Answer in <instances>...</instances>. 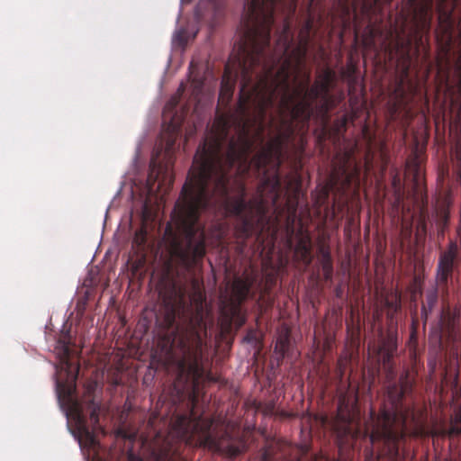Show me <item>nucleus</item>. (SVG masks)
Masks as SVG:
<instances>
[{
  "label": "nucleus",
  "instance_id": "obj_1",
  "mask_svg": "<svg viewBox=\"0 0 461 461\" xmlns=\"http://www.w3.org/2000/svg\"><path fill=\"white\" fill-rule=\"evenodd\" d=\"M252 5V16L240 24L239 41L225 65L219 94V103L228 107L236 81L240 77L239 100L234 112L217 113L205 138L199 145L184 186L191 188L187 205L204 204L208 185L226 194V171L235 164H247L255 144L265 142L267 112L273 107L271 63L262 52L268 42V18L258 23Z\"/></svg>",
  "mask_w": 461,
  "mask_h": 461
},
{
  "label": "nucleus",
  "instance_id": "obj_2",
  "mask_svg": "<svg viewBox=\"0 0 461 461\" xmlns=\"http://www.w3.org/2000/svg\"><path fill=\"white\" fill-rule=\"evenodd\" d=\"M280 153H275L273 158L264 167H258L254 163V156L249 159L247 164H240V167L249 170L254 168L258 175L263 176V181L258 188L259 194L252 199L247 200L245 185L239 184L238 194L235 197H229L230 171H226V194L221 195L214 190L212 184L208 185L204 204H197L193 211L189 210L187 201L191 196V188L183 186L180 197L176 203L173 212V221L177 231L184 237L185 246L177 248V256L183 265L190 267L202 259L206 252L204 228L199 223L201 212L211 206L212 201L214 203H225L226 211L235 218L234 235L237 239V250L243 253L247 248L248 240L252 235H257L259 241L264 228L267 224V215L268 212L267 202L263 197L267 189L271 194L272 205L275 207L276 223L280 217L286 211V227L289 231L294 232V225L296 219L298 202L297 198L288 199L284 207L277 205L282 195V183L277 173L279 167Z\"/></svg>",
  "mask_w": 461,
  "mask_h": 461
},
{
  "label": "nucleus",
  "instance_id": "obj_3",
  "mask_svg": "<svg viewBox=\"0 0 461 461\" xmlns=\"http://www.w3.org/2000/svg\"><path fill=\"white\" fill-rule=\"evenodd\" d=\"M163 318L158 321L161 330L158 334L157 348L164 357L168 370L176 374L173 391L177 400L187 392L194 391L204 375L203 366L202 332L206 333L203 307L184 316L183 323H176L180 311L186 306L185 289L170 283L159 292Z\"/></svg>",
  "mask_w": 461,
  "mask_h": 461
},
{
  "label": "nucleus",
  "instance_id": "obj_4",
  "mask_svg": "<svg viewBox=\"0 0 461 461\" xmlns=\"http://www.w3.org/2000/svg\"><path fill=\"white\" fill-rule=\"evenodd\" d=\"M278 65L275 60L271 64V87H273V105L275 104L277 94L280 95L279 113L282 116L289 113L291 118L281 119L282 130L278 135L270 142L263 146L255 155L254 163L258 167L266 166L275 153H281V148L285 142L289 141L295 133L294 122L300 120L308 123L312 116V103L318 98L323 97L322 91L314 84L309 87L311 81L310 72L304 73V79L299 83L297 87L292 91L290 79L294 74V81L298 78L303 67L296 69L294 62L291 59L284 60L276 71Z\"/></svg>",
  "mask_w": 461,
  "mask_h": 461
},
{
  "label": "nucleus",
  "instance_id": "obj_5",
  "mask_svg": "<svg viewBox=\"0 0 461 461\" xmlns=\"http://www.w3.org/2000/svg\"><path fill=\"white\" fill-rule=\"evenodd\" d=\"M255 4V14L258 23H263V18H268V42L262 48V52L272 64L291 59L299 69L304 65L311 41L310 33L313 28V19L308 17L300 32L299 44L291 50L293 36L290 35V19L296 10V0H248L244 5V13L240 25L245 30L246 21L252 16V5Z\"/></svg>",
  "mask_w": 461,
  "mask_h": 461
},
{
  "label": "nucleus",
  "instance_id": "obj_6",
  "mask_svg": "<svg viewBox=\"0 0 461 461\" xmlns=\"http://www.w3.org/2000/svg\"><path fill=\"white\" fill-rule=\"evenodd\" d=\"M413 384L409 379V373L400 376L399 384H392L387 387L386 393L392 405L391 411H383L377 424L370 434L373 447L377 450L375 458L374 449L366 453L365 461H376L386 458L387 461H401L403 458L400 451L399 442L403 439V431L395 428L398 419L402 418V427L405 425L408 413L402 411V401L406 393L412 390Z\"/></svg>",
  "mask_w": 461,
  "mask_h": 461
},
{
  "label": "nucleus",
  "instance_id": "obj_7",
  "mask_svg": "<svg viewBox=\"0 0 461 461\" xmlns=\"http://www.w3.org/2000/svg\"><path fill=\"white\" fill-rule=\"evenodd\" d=\"M198 427L199 421L192 412L176 415L171 432L166 437L157 434L150 450L151 461H187L181 453L182 447L191 442Z\"/></svg>",
  "mask_w": 461,
  "mask_h": 461
},
{
  "label": "nucleus",
  "instance_id": "obj_8",
  "mask_svg": "<svg viewBox=\"0 0 461 461\" xmlns=\"http://www.w3.org/2000/svg\"><path fill=\"white\" fill-rule=\"evenodd\" d=\"M459 246L454 240H450L447 249L440 252L436 270L437 282L440 286L447 287V283L452 276L454 268L459 263Z\"/></svg>",
  "mask_w": 461,
  "mask_h": 461
},
{
  "label": "nucleus",
  "instance_id": "obj_9",
  "mask_svg": "<svg viewBox=\"0 0 461 461\" xmlns=\"http://www.w3.org/2000/svg\"><path fill=\"white\" fill-rule=\"evenodd\" d=\"M361 2V11L364 16L368 19V24L363 34L362 44L366 50H376L375 38L383 34V31L371 23L374 14L381 10L382 4H390L393 0H358Z\"/></svg>",
  "mask_w": 461,
  "mask_h": 461
},
{
  "label": "nucleus",
  "instance_id": "obj_10",
  "mask_svg": "<svg viewBox=\"0 0 461 461\" xmlns=\"http://www.w3.org/2000/svg\"><path fill=\"white\" fill-rule=\"evenodd\" d=\"M460 316V306L456 305L454 308H451L447 304L442 307L439 317V328L442 336L446 338L448 343L455 344L461 341Z\"/></svg>",
  "mask_w": 461,
  "mask_h": 461
},
{
  "label": "nucleus",
  "instance_id": "obj_11",
  "mask_svg": "<svg viewBox=\"0 0 461 461\" xmlns=\"http://www.w3.org/2000/svg\"><path fill=\"white\" fill-rule=\"evenodd\" d=\"M203 444L227 457L233 458L247 450V443L241 438H234L228 434L221 439L214 438L209 432H207L203 439Z\"/></svg>",
  "mask_w": 461,
  "mask_h": 461
},
{
  "label": "nucleus",
  "instance_id": "obj_12",
  "mask_svg": "<svg viewBox=\"0 0 461 461\" xmlns=\"http://www.w3.org/2000/svg\"><path fill=\"white\" fill-rule=\"evenodd\" d=\"M458 0H438V23L447 41V50L451 46L455 21L453 11Z\"/></svg>",
  "mask_w": 461,
  "mask_h": 461
},
{
  "label": "nucleus",
  "instance_id": "obj_13",
  "mask_svg": "<svg viewBox=\"0 0 461 461\" xmlns=\"http://www.w3.org/2000/svg\"><path fill=\"white\" fill-rule=\"evenodd\" d=\"M413 13V22L420 31H429L432 19L433 0H406Z\"/></svg>",
  "mask_w": 461,
  "mask_h": 461
},
{
  "label": "nucleus",
  "instance_id": "obj_14",
  "mask_svg": "<svg viewBox=\"0 0 461 461\" xmlns=\"http://www.w3.org/2000/svg\"><path fill=\"white\" fill-rule=\"evenodd\" d=\"M352 156V151L346 152L344 160L339 167V177L344 189L350 188L352 185H355L357 188L360 185L361 166L357 162H350Z\"/></svg>",
  "mask_w": 461,
  "mask_h": 461
},
{
  "label": "nucleus",
  "instance_id": "obj_15",
  "mask_svg": "<svg viewBox=\"0 0 461 461\" xmlns=\"http://www.w3.org/2000/svg\"><path fill=\"white\" fill-rule=\"evenodd\" d=\"M353 419L349 413H338L332 423V429L339 441H346L348 438H357V431L353 429Z\"/></svg>",
  "mask_w": 461,
  "mask_h": 461
},
{
  "label": "nucleus",
  "instance_id": "obj_16",
  "mask_svg": "<svg viewBox=\"0 0 461 461\" xmlns=\"http://www.w3.org/2000/svg\"><path fill=\"white\" fill-rule=\"evenodd\" d=\"M450 158L453 172L456 175L457 183L461 186V126L458 127L454 142L451 146Z\"/></svg>",
  "mask_w": 461,
  "mask_h": 461
},
{
  "label": "nucleus",
  "instance_id": "obj_17",
  "mask_svg": "<svg viewBox=\"0 0 461 461\" xmlns=\"http://www.w3.org/2000/svg\"><path fill=\"white\" fill-rule=\"evenodd\" d=\"M335 72L330 68H326L319 76V80L315 85L322 91L326 97L330 95V87L335 80Z\"/></svg>",
  "mask_w": 461,
  "mask_h": 461
},
{
  "label": "nucleus",
  "instance_id": "obj_18",
  "mask_svg": "<svg viewBox=\"0 0 461 461\" xmlns=\"http://www.w3.org/2000/svg\"><path fill=\"white\" fill-rule=\"evenodd\" d=\"M381 336H383L382 332ZM397 348V332L393 330H388L386 335L381 338L378 352L396 353Z\"/></svg>",
  "mask_w": 461,
  "mask_h": 461
},
{
  "label": "nucleus",
  "instance_id": "obj_19",
  "mask_svg": "<svg viewBox=\"0 0 461 461\" xmlns=\"http://www.w3.org/2000/svg\"><path fill=\"white\" fill-rule=\"evenodd\" d=\"M251 289V283L248 280L238 278L233 283V293L239 303L247 300Z\"/></svg>",
  "mask_w": 461,
  "mask_h": 461
},
{
  "label": "nucleus",
  "instance_id": "obj_20",
  "mask_svg": "<svg viewBox=\"0 0 461 461\" xmlns=\"http://www.w3.org/2000/svg\"><path fill=\"white\" fill-rule=\"evenodd\" d=\"M169 174V165H163L152 159L149 166L148 182L154 184L163 175V177Z\"/></svg>",
  "mask_w": 461,
  "mask_h": 461
},
{
  "label": "nucleus",
  "instance_id": "obj_21",
  "mask_svg": "<svg viewBox=\"0 0 461 461\" xmlns=\"http://www.w3.org/2000/svg\"><path fill=\"white\" fill-rule=\"evenodd\" d=\"M167 131H169V137L167 140V152H170L175 146L176 138L181 131V123L176 122L172 119L167 126Z\"/></svg>",
  "mask_w": 461,
  "mask_h": 461
},
{
  "label": "nucleus",
  "instance_id": "obj_22",
  "mask_svg": "<svg viewBox=\"0 0 461 461\" xmlns=\"http://www.w3.org/2000/svg\"><path fill=\"white\" fill-rule=\"evenodd\" d=\"M438 236H444L445 230L448 225L449 221V210L448 205H444L438 212Z\"/></svg>",
  "mask_w": 461,
  "mask_h": 461
},
{
  "label": "nucleus",
  "instance_id": "obj_23",
  "mask_svg": "<svg viewBox=\"0 0 461 461\" xmlns=\"http://www.w3.org/2000/svg\"><path fill=\"white\" fill-rule=\"evenodd\" d=\"M261 461H299V459H285L282 453L275 452L272 447H268L263 450Z\"/></svg>",
  "mask_w": 461,
  "mask_h": 461
},
{
  "label": "nucleus",
  "instance_id": "obj_24",
  "mask_svg": "<svg viewBox=\"0 0 461 461\" xmlns=\"http://www.w3.org/2000/svg\"><path fill=\"white\" fill-rule=\"evenodd\" d=\"M100 404L95 401L94 398L88 401L86 406V412L89 413L90 422L93 425H97L99 422Z\"/></svg>",
  "mask_w": 461,
  "mask_h": 461
},
{
  "label": "nucleus",
  "instance_id": "obj_25",
  "mask_svg": "<svg viewBox=\"0 0 461 461\" xmlns=\"http://www.w3.org/2000/svg\"><path fill=\"white\" fill-rule=\"evenodd\" d=\"M296 251L300 253L302 259L306 263V265L311 264L312 256H311V247L307 244V242L303 240H301L296 247Z\"/></svg>",
  "mask_w": 461,
  "mask_h": 461
},
{
  "label": "nucleus",
  "instance_id": "obj_26",
  "mask_svg": "<svg viewBox=\"0 0 461 461\" xmlns=\"http://www.w3.org/2000/svg\"><path fill=\"white\" fill-rule=\"evenodd\" d=\"M146 241H147V230L144 227H141L140 229L136 230L134 237H133L132 244H133V246H136L138 249H143L144 246L146 244Z\"/></svg>",
  "mask_w": 461,
  "mask_h": 461
},
{
  "label": "nucleus",
  "instance_id": "obj_27",
  "mask_svg": "<svg viewBox=\"0 0 461 461\" xmlns=\"http://www.w3.org/2000/svg\"><path fill=\"white\" fill-rule=\"evenodd\" d=\"M323 274V279L326 282H331L333 278V260L332 258L320 260Z\"/></svg>",
  "mask_w": 461,
  "mask_h": 461
},
{
  "label": "nucleus",
  "instance_id": "obj_28",
  "mask_svg": "<svg viewBox=\"0 0 461 461\" xmlns=\"http://www.w3.org/2000/svg\"><path fill=\"white\" fill-rule=\"evenodd\" d=\"M449 436H461V410L456 414L447 430Z\"/></svg>",
  "mask_w": 461,
  "mask_h": 461
},
{
  "label": "nucleus",
  "instance_id": "obj_29",
  "mask_svg": "<svg viewBox=\"0 0 461 461\" xmlns=\"http://www.w3.org/2000/svg\"><path fill=\"white\" fill-rule=\"evenodd\" d=\"M290 340L289 337L287 335L279 338V339L276 342V350H277L282 357H285V355L287 353L289 349Z\"/></svg>",
  "mask_w": 461,
  "mask_h": 461
},
{
  "label": "nucleus",
  "instance_id": "obj_30",
  "mask_svg": "<svg viewBox=\"0 0 461 461\" xmlns=\"http://www.w3.org/2000/svg\"><path fill=\"white\" fill-rule=\"evenodd\" d=\"M321 99L323 103L321 104V109L327 117L328 113L336 106L335 100L330 95H328L327 97L323 95Z\"/></svg>",
  "mask_w": 461,
  "mask_h": 461
},
{
  "label": "nucleus",
  "instance_id": "obj_31",
  "mask_svg": "<svg viewBox=\"0 0 461 461\" xmlns=\"http://www.w3.org/2000/svg\"><path fill=\"white\" fill-rule=\"evenodd\" d=\"M438 302V292L436 289L428 291L426 294V303H424L429 311H432Z\"/></svg>",
  "mask_w": 461,
  "mask_h": 461
},
{
  "label": "nucleus",
  "instance_id": "obj_32",
  "mask_svg": "<svg viewBox=\"0 0 461 461\" xmlns=\"http://www.w3.org/2000/svg\"><path fill=\"white\" fill-rule=\"evenodd\" d=\"M348 122V115H343L341 118L337 120L334 122V130L337 134H343L347 130V125Z\"/></svg>",
  "mask_w": 461,
  "mask_h": 461
},
{
  "label": "nucleus",
  "instance_id": "obj_33",
  "mask_svg": "<svg viewBox=\"0 0 461 461\" xmlns=\"http://www.w3.org/2000/svg\"><path fill=\"white\" fill-rule=\"evenodd\" d=\"M319 255H320V260H325L332 258L330 249L329 246H321L318 249Z\"/></svg>",
  "mask_w": 461,
  "mask_h": 461
},
{
  "label": "nucleus",
  "instance_id": "obj_34",
  "mask_svg": "<svg viewBox=\"0 0 461 461\" xmlns=\"http://www.w3.org/2000/svg\"><path fill=\"white\" fill-rule=\"evenodd\" d=\"M378 353L382 355V361H383L384 366L393 368L391 366V363H392L393 357L395 353H392V352H378Z\"/></svg>",
  "mask_w": 461,
  "mask_h": 461
},
{
  "label": "nucleus",
  "instance_id": "obj_35",
  "mask_svg": "<svg viewBox=\"0 0 461 461\" xmlns=\"http://www.w3.org/2000/svg\"><path fill=\"white\" fill-rule=\"evenodd\" d=\"M339 6L347 14L350 11V1L349 0H336Z\"/></svg>",
  "mask_w": 461,
  "mask_h": 461
},
{
  "label": "nucleus",
  "instance_id": "obj_36",
  "mask_svg": "<svg viewBox=\"0 0 461 461\" xmlns=\"http://www.w3.org/2000/svg\"><path fill=\"white\" fill-rule=\"evenodd\" d=\"M75 412H76V415H77V418L78 420V422L81 423V424H84L86 422V417H85V414H84V411L82 410V408L78 405H76L75 406Z\"/></svg>",
  "mask_w": 461,
  "mask_h": 461
},
{
  "label": "nucleus",
  "instance_id": "obj_37",
  "mask_svg": "<svg viewBox=\"0 0 461 461\" xmlns=\"http://www.w3.org/2000/svg\"><path fill=\"white\" fill-rule=\"evenodd\" d=\"M337 369H338V375L339 377V380L341 381L344 376V373H345V369H346V363H344L343 360L339 359L338 361Z\"/></svg>",
  "mask_w": 461,
  "mask_h": 461
},
{
  "label": "nucleus",
  "instance_id": "obj_38",
  "mask_svg": "<svg viewBox=\"0 0 461 461\" xmlns=\"http://www.w3.org/2000/svg\"><path fill=\"white\" fill-rule=\"evenodd\" d=\"M429 312L430 311H429V309L427 308V306L425 304L421 305V309H420L421 318L424 319L425 321L428 319V314Z\"/></svg>",
  "mask_w": 461,
  "mask_h": 461
},
{
  "label": "nucleus",
  "instance_id": "obj_39",
  "mask_svg": "<svg viewBox=\"0 0 461 461\" xmlns=\"http://www.w3.org/2000/svg\"><path fill=\"white\" fill-rule=\"evenodd\" d=\"M334 293L337 298H342L343 296V288L341 285H339L335 287Z\"/></svg>",
  "mask_w": 461,
  "mask_h": 461
},
{
  "label": "nucleus",
  "instance_id": "obj_40",
  "mask_svg": "<svg viewBox=\"0 0 461 461\" xmlns=\"http://www.w3.org/2000/svg\"><path fill=\"white\" fill-rule=\"evenodd\" d=\"M254 339V332L253 330H250L249 332H248L247 336L245 337V340H247L248 342H250Z\"/></svg>",
  "mask_w": 461,
  "mask_h": 461
},
{
  "label": "nucleus",
  "instance_id": "obj_41",
  "mask_svg": "<svg viewBox=\"0 0 461 461\" xmlns=\"http://www.w3.org/2000/svg\"><path fill=\"white\" fill-rule=\"evenodd\" d=\"M129 459L131 461H142L140 458L137 457L133 453L129 455Z\"/></svg>",
  "mask_w": 461,
  "mask_h": 461
},
{
  "label": "nucleus",
  "instance_id": "obj_42",
  "mask_svg": "<svg viewBox=\"0 0 461 461\" xmlns=\"http://www.w3.org/2000/svg\"><path fill=\"white\" fill-rule=\"evenodd\" d=\"M195 129L192 128L188 132H186V139L192 137L194 134Z\"/></svg>",
  "mask_w": 461,
  "mask_h": 461
},
{
  "label": "nucleus",
  "instance_id": "obj_43",
  "mask_svg": "<svg viewBox=\"0 0 461 461\" xmlns=\"http://www.w3.org/2000/svg\"><path fill=\"white\" fill-rule=\"evenodd\" d=\"M325 134H326V127H324V129H323V134H322V136H320V138H319V139H320V141H322V140H323V139H324V137H325Z\"/></svg>",
  "mask_w": 461,
  "mask_h": 461
},
{
  "label": "nucleus",
  "instance_id": "obj_44",
  "mask_svg": "<svg viewBox=\"0 0 461 461\" xmlns=\"http://www.w3.org/2000/svg\"><path fill=\"white\" fill-rule=\"evenodd\" d=\"M411 339H415V330L411 333Z\"/></svg>",
  "mask_w": 461,
  "mask_h": 461
},
{
  "label": "nucleus",
  "instance_id": "obj_45",
  "mask_svg": "<svg viewBox=\"0 0 461 461\" xmlns=\"http://www.w3.org/2000/svg\"><path fill=\"white\" fill-rule=\"evenodd\" d=\"M65 354H66L67 356L68 355V348H65Z\"/></svg>",
  "mask_w": 461,
  "mask_h": 461
},
{
  "label": "nucleus",
  "instance_id": "obj_46",
  "mask_svg": "<svg viewBox=\"0 0 461 461\" xmlns=\"http://www.w3.org/2000/svg\"><path fill=\"white\" fill-rule=\"evenodd\" d=\"M176 104H177V101L176 100L174 101L173 106L175 107L176 105Z\"/></svg>",
  "mask_w": 461,
  "mask_h": 461
},
{
  "label": "nucleus",
  "instance_id": "obj_47",
  "mask_svg": "<svg viewBox=\"0 0 461 461\" xmlns=\"http://www.w3.org/2000/svg\"><path fill=\"white\" fill-rule=\"evenodd\" d=\"M320 50H321V51H323V47H322V46H321V47H320Z\"/></svg>",
  "mask_w": 461,
  "mask_h": 461
}]
</instances>
